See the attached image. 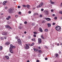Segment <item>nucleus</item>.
Instances as JSON below:
<instances>
[{"label": "nucleus", "instance_id": "c03bdc74", "mask_svg": "<svg viewBox=\"0 0 62 62\" xmlns=\"http://www.w3.org/2000/svg\"><path fill=\"white\" fill-rule=\"evenodd\" d=\"M53 25H55V23H53Z\"/></svg>", "mask_w": 62, "mask_h": 62}, {"label": "nucleus", "instance_id": "8fccbe9b", "mask_svg": "<svg viewBox=\"0 0 62 62\" xmlns=\"http://www.w3.org/2000/svg\"><path fill=\"white\" fill-rule=\"evenodd\" d=\"M57 46H59V44L58 43L57 45Z\"/></svg>", "mask_w": 62, "mask_h": 62}, {"label": "nucleus", "instance_id": "6e6d98bb", "mask_svg": "<svg viewBox=\"0 0 62 62\" xmlns=\"http://www.w3.org/2000/svg\"><path fill=\"white\" fill-rule=\"evenodd\" d=\"M52 16H55V15H54V14H53L52 15Z\"/></svg>", "mask_w": 62, "mask_h": 62}, {"label": "nucleus", "instance_id": "412c9836", "mask_svg": "<svg viewBox=\"0 0 62 62\" xmlns=\"http://www.w3.org/2000/svg\"><path fill=\"white\" fill-rule=\"evenodd\" d=\"M31 25H32V26H34V25H35V23H32Z\"/></svg>", "mask_w": 62, "mask_h": 62}, {"label": "nucleus", "instance_id": "393cba45", "mask_svg": "<svg viewBox=\"0 0 62 62\" xmlns=\"http://www.w3.org/2000/svg\"><path fill=\"white\" fill-rule=\"evenodd\" d=\"M2 50V46H0V50Z\"/></svg>", "mask_w": 62, "mask_h": 62}, {"label": "nucleus", "instance_id": "cd10ccee", "mask_svg": "<svg viewBox=\"0 0 62 62\" xmlns=\"http://www.w3.org/2000/svg\"><path fill=\"white\" fill-rule=\"evenodd\" d=\"M42 23H45V21L43 20V21L42 22Z\"/></svg>", "mask_w": 62, "mask_h": 62}, {"label": "nucleus", "instance_id": "c85d7f7f", "mask_svg": "<svg viewBox=\"0 0 62 62\" xmlns=\"http://www.w3.org/2000/svg\"><path fill=\"white\" fill-rule=\"evenodd\" d=\"M22 6L23 7H26V6L24 5H23Z\"/></svg>", "mask_w": 62, "mask_h": 62}, {"label": "nucleus", "instance_id": "864d4df0", "mask_svg": "<svg viewBox=\"0 0 62 62\" xmlns=\"http://www.w3.org/2000/svg\"><path fill=\"white\" fill-rule=\"evenodd\" d=\"M30 38H31V37H30V36L28 38V39H30Z\"/></svg>", "mask_w": 62, "mask_h": 62}, {"label": "nucleus", "instance_id": "f8f14e48", "mask_svg": "<svg viewBox=\"0 0 62 62\" xmlns=\"http://www.w3.org/2000/svg\"><path fill=\"white\" fill-rule=\"evenodd\" d=\"M47 24L48 25V27H50L51 26V24L50 23H47Z\"/></svg>", "mask_w": 62, "mask_h": 62}, {"label": "nucleus", "instance_id": "ea45409f", "mask_svg": "<svg viewBox=\"0 0 62 62\" xmlns=\"http://www.w3.org/2000/svg\"><path fill=\"white\" fill-rule=\"evenodd\" d=\"M9 19L8 18V17H7L6 18V20H9Z\"/></svg>", "mask_w": 62, "mask_h": 62}, {"label": "nucleus", "instance_id": "c9c22d12", "mask_svg": "<svg viewBox=\"0 0 62 62\" xmlns=\"http://www.w3.org/2000/svg\"><path fill=\"white\" fill-rule=\"evenodd\" d=\"M41 11H43V10H44V9L43 8H42L41 9Z\"/></svg>", "mask_w": 62, "mask_h": 62}, {"label": "nucleus", "instance_id": "58836bf2", "mask_svg": "<svg viewBox=\"0 0 62 62\" xmlns=\"http://www.w3.org/2000/svg\"><path fill=\"white\" fill-rule=\"evenodd\" d=\"M0 39H1L2 40H3V39H3V38H2V37H1V38H0Z\"/></svg>", "mask_w": 62, "mask_h": 62}, {"label": "nucleus", "instance_id": "4468645a", "mask_svg": "<svg viewBox=\"0 0 62 62\" xmlns=\"http://www.w3.org/2000/svg\"><path fill=\"white\" fill-rule=\"evenodd\" d=\"M10 43L9 42H7L5 43L6 45H9Z\"/></svg>", "mask_w": 62, "mask_h": 62}, {"label": "nucleus", "instance_id": "603ef678", "mask_svg": "<svg viewBox=\"0 0 62 62\" xmlns=\"http://www.w3.org/2000/svg\"><path fill=\"white\" fill-rule=\"evenodd\" d=\"M45 59L46 60H47V58H46Z\"/></svg>", "mask_w": 62, "mask_h": 62}, {"label": "nucleus", "instance_id": "bf43d9fd", "mask_svg": "<svg viewBox=\"0 0 62 62\" xmlns=\"http://www.w3.org/2000/svg\"><path fill=\"white\" fill-rule=\"evenodd\" d=\"M35 13L36 14V15H39V14H38V13Z\"/></svg>", "mask_w": 62, "mask_h": 62}, {"label": "nucleus", "instance_id": "6e6552de", "mask_svg": "<svg viewBox=\"0 0 62 62\" xmlns=\"http://www.w3.org/2000/svg\"><path fill=\"white\" fill-rule=\"evenodd\" d=\"M26 46H25V47L26 48V49H28L29 48V46H28V45L27 44H26Z\"/></svg>", "mask_w": 62, "mask_h": 62}, {"label": "nucleus", "instance_id": "f3484780", "mask_svg": "<svg viewBox=\"0 0 62 62\" xmlns=\"http://www.w3.org/2000/svg\"><path fill=\"white\" fill-rule=\"evenodd\" d=\"M31 40H32V41H33L36 42V40H35V38H34L33 39H32Z\"/></svg>", "mask_w": 62, "mask_h": 62}, {"label": "nucleus", "instance_id": "09e8293b", "mask_svg": "<svg viewBox=\"0 0 62 62\" xmlns=\"http://www.w3.org/2000/svg\"><path fill=\"white\" fill-rule=\"evenodd\" d=\"M38 48L39 49H41V47L40 46H39Z\"/></svg>", "mask_w": 62, "mask_h": 62}, {"label": "nucleus", "instance_id": "0e129e2a", "mask_svg": "<svg viewBox=\"0 0 62 62\" xmlns=\"http://www.w3.org/2000/svg\"><path fill=\"white\" fill-rule=\"evenodd\" d=\"M26 31H24V34H26Z\"/></svg>", "mask_w": 62, "mask_h": 62}, {"label": "nucleus", "instance_id": "774afa93", "mask_svg": "<svg viewBox=\"0 0 62 62\" xmlns=\"http://www.w3.org/2000/svg\"><path fill=\"white\" fill-rule=\"evenodd\" d=\"M30 61L29 60H28L27 61V62H29Z\"/></svg>", "mask_w": 62, "mask_h": 62}, {"label": "nucleus", "instance_id": "a18cd8bd", "mask_svg": "<svg viewBox=\"0 0 62 62\" xmlns=\"http://www.w3.org/2000/svg\"><path fill=\"white\" fill-rule=\"evenodd\" d=\"M51 12H53V11H54V10H53V9H52L51 10Z\"/></svg>", "mask_w": 62, "mask_h": 62}, {"label": "nucleus", "instance_id": "bb28decb", "mask_svg": "<svg viewBox=\"0 0 62 62\" xmlns=\"http://www.w3.org/2000/svg\"><path fill=\"white\" fill-rule=\"evenodd\" d=\"M30 7V6H29V5H27V8H29Z\"/></svg>", "mask_w": 62, "mask_h": 62}, {"label": "nucleus", "instance_id": "3c124183", "mask_svg": "<svg viewBox=\"0 0 62 62\" xmlns=\"http://www.w3.org/2000/svg\"><path fill=\"white\" fill-rule=\"evenodd\" d=\"M5 8L6 9H8V7H5Z\"/></svg>", "mask_w": 62, "mask_h": 62}, {"label": "nucleus", "instance_id": "dca6fc26", "mask_svg": "<svg viewBox=\"0 0 62 62\" xmlns=\"http://www.w3.org/2000/svg\"><path fill=\"white\" fill-rule=\"evenodd\" d=\"M39 30L40 32H43V31L42 30V29L41 28H40Z\"/></svg>", "mask_w": 62, "mask_h": 62}, {"label": "nucleus", "instance_id": "473e14b6", "mask_svg": "<svg viewBox=\"0 0 62 62\" xmlns=\"http://www.w3.org/2000/svg\"><path fill=\"white\" fill-rule=\"evenodd\" d=\"M39 53H41V50H39L38 51Z\"/></svg>", "mask_w": 62, "mask_h": 62}, {"label": "nucleus", "instance_id": "0eeeda50", "mask_svg": "<svg viewBox=\"0 0 62 62\" xmlns=\"http://www.w3.org/2000/svg\"><path fill=\"white\" fill-rule=\"evenodd\" d=\"M45 19H46V20L47 21H51V19L49 18H45Z\"/></svg>", "mask_w": 62, "mask_h": 62}, {"label": "nucleus", "instance_id": "7c9ffc66", "mask_svg": "<svg viewBox=\"0 0 62 62\" xmlns=\"http://www.w3.org/2000/svg\"><path fill=\"white\" fill-rule=\"evenodd\" d=\"M8 18H9V19H10V18H11V16H8Z\"/></svg>", "mask_w": 62, "mask_h": 62}, {"label": "nucleus", "instance_id": "1a4fd4ad", "mask_svg": "<svg viewBox=\"0 0 62 62\" xmlns=\"http://www.w3.org/2000/svg\"><path fill=\"white\" fill-rule=\"evenodd\" d=\"M7 33L6 32H3L2 33V34L3 35H5V36H7Z\"/></svg>", "mask_w": 62, "mask_h": 62}, {"label": "nucleus", "instance_id": "5fc2aeb1", "mask_svg": "<svg viewBox=\"0 0 62 62\" xmlns=\"http://www.w3.org/2000/svg\"><path fill=\"white\" fill-rule=\"evenodd\" d=\"M8 55L9 56H11V54H9Z\"/></svg>", "mask_w": 62, "mask_h": 62}, {"label": "nucleus", "instance_id": "9b49d317", "mask_svg": "<svg viewBox=\"0 0 62 62\" xmlns=\"http://www.w3.org/2000/svg\"><path fill=\"white\" fill-rule=\"evenodd\" d=\"M7 2H8V1H4L3 2V5H4V6H5V5H6V3H7Z\"/></svg>", "mask_w": 62, "mask_h": 62}, {"label": "nucleus", "instance_id": "680f3d73", "mask_svg": "<svg viewBox=\"0 0 62 62\" xmlns=\"http://www.w3.org/2000/svg\"><path fill=\"white\" fill-rule=\"evenodd\" d=\"M3 14H4L3 13H1V15H3Z\"/></svg>", "mask_w": 62, "mask_h": 62}, {"label": "nucleus", "instance_id": "e433bc0d", "mask_svg": "<svg viewBox=\"0 0 62 62\" xmlns=\"http://www.w3.org/2000/svg\"><path fill=\"white\" fill-rule=\"evenodd\" d=\"M20 8L21 7H20V6H18V8Z\"/></svg>", "mask_w": 62, "mask_h": 62}, {"label": "nucleus", "instance_id": "aec40b11", "mask_svg": "<svg viewBox=\"0 0 62 62\" xmlns=\"http://www.w3.org/2000/svg\"><path fill=\"white\" fill-rule=\"evenodd\" d=\"M34 45V43H33L31 45H30V46H32Z\"/></svg>", "mask_w": 62, "mask_h": 62}, {"label": "nucleus", "instance_id": "37998d69", "mask_svg": "<svg viewBox=\"0 0 62 62\" xmlns=\"http://www.w3.org/2000/svg\"><path fill=\"white\" fill-rule=\"evenodd\" d=\"M33 36L34 37H36V35L35 34H34L33 35Z\"/></svg>", "mask_w": 62, "mask_h": 62}, {"label": "nucleus", "instance_id": "f03ea898", "mask_svg": "<svg viewBox=\"0 0 62 62\" xmlns=\"http://www.w3.org/2000/svg\"><path fill=\"white\" fill-rule=\"evenodd\" d=\"M13 11V9H12V8H10L8 9V12L9 13H10L11 14L12 13Z\"/></svg>", "mask_w": 62, "mask_h": 62}, {"label": "nucleus", "instance_id": "72a5a7b5", "mask_svg": "<svg viewBox=\"0 0 62 62\" xmlns=\"http://www.w3.org/2000/svg\"><path fill=\"white\" fill-rule=\"evenodd\" d=\"M59 13H61V14L62 15V11H60Z\"/></svg>", "mask_w": 62, "mask_h": 62}, {"label": "nucleus", "instance_id": "49530a36", "mask_svg": "<svg viewBox=\"0 0 62 62\" xmlns=\"http://www.w3.org/2000/svg\"><path fill=\"white\" fill-rule=\"evenodd\" d=\"M18 16L17 15H16L15 16V17H16V18H17V17H18Z\"/></svg>", "mask_w": 62, "mask_h": 62}, {"label": "nucleus", "instance_id": "4c0bfd02", "mask_svg": "<svg viewBox=\"0 0 62 62\" xmlns=\"http://www.w3.org/2000/svg\"><path fill=\"white\" fill-rule=\"evenodd\" d=\"M18 14H21V12H19Z\"/></svg>", "mask_w": 62, "mask_h": 62}, {"label": "nucleus", "instance_id": "69168bd1", "mask_svg": "<svg viewBox=\"0 0 62 62\" xmlns=\"http://www.w3.org/2000/svg\"><path fill=\"white\" fill-rule=\"evenodd\" d=\"M60 45H62V43H61L60 44Z\"/></svg>", "mask_w": 62, "mask_h": 62}, {"label": "nucleus", "instance_id": "b1692460", "mask_svg": "<svg viewBox=\"0 0 62 62\" xmlns=\"http://www.w3.org/2000/svg\"><path fill=\"white\" fill-rule=\"evenodd\" d=\"M19 29H22V27L20 26H19Z\"/></svg>", "mask_w": 62, "mask_h": 62}, {"label": "nucleus", "instance_id": "052dcab7", "mask_svg": "<svg viewBox=\"0 0 62 62\" xmlns=\"http://www.w3.org/2000/svg\"><path fill=\"white\" fill-rule=\"evenodd\" d=\"M16 39H18V37L17 36H16Z\"/></svg>", "mask_w": 62, "mask_h": 62}, {"label": "nucleus", "instance_id": "338daca9", "mask_svg": "<svg viewBox=\"0 0 62 62\" xmlns=\"http://www.w3.org/2000/svg\"><path fill=\"white\" fill-rule=\"evenodd\" d=\"M35 9V8H33V10L34 9Z\"/></svg>", "mask_w": 62, "mask_h": 62}, {"label": "nucleus", "instance_id": "39448f33", "mask_svg": "<svg viewBox=\"0 0 62 62\" xmlns=\"http://www.w3.org/2000/svg\"><path fill=\"white\" fill-rule=\"evenodd\" d=\"M43 5V2H42L40 3V4H39V6H37V8H40V7H41L42 6V5Z\"/></svg>", "mask_w": 62, "mask_h": 62}, {"label": "nucleus", "instance_id": "de8ad7c7", "mask_svg": "<svg viewBox=\"0 0 62 62\" xmlns=\"http://www.w3.org/2000/svg\"><path fill=\"white\" fill-rule=\"evenodd\" d=\"M54 19H55V20H56L57 19V17H54Z\"/></svg>", "mask_w": 62, "mask_h": 62}, {"label": "nucleus", "instance_id": "e2e57ef3", "mask_svg": "<svg viewBox=\"0 0 62 62\" xmlns=\"http://www.w3.org/2000/svg\"><path fill=\"white\" fill-rule=\"evenodd\" d=\"M33 15H34V16H35V15H36V13H35Z\"/></svg>", "mask_w": 62, "mask_h": 62}, {"label": "nucleus", "instance_id": "423d86ee", "mask_svg": "<svg viewBox=\"0 0 62 62\" xmlns=\"http://www.w3.org/2000/svg\"><path fill=\"white\" fill-rule=\"evenodd\" d=\"M44 13L45 14H46V15H48L49 14V11L46 10H45L44 11Z\"/></svg>", "mask_w": 62, "mask_h": 62}, {"label": "nucleus", "instance_id": "f704fd0d", "mask_svg": "<svg viewBox=\"0 0 62 62\" xmlns=\"http://www.w3.org/2000/svg\"><path fill=\"white\" fill-rule=\"evenodd\" d=\"M40 18H42V15H40Z\"/></svg>", "mask_w": 62, "mask_h": 62}, {"label": "nucleus", "instance_id": "a211bd4d", "mask_svg": "<svg viewBox=\"0 0 62 62\" xmlns=\"http://www.w3.org/2000/svg\"><path fill=\"white\" fill-rule=\"evenodd\" d=\"M55 55L56 57H58V54H55Z\"/></svg>", "mask_w": 62, "mask_h": 62}, {"label": "nucleus", "instance_id": "f257e3e1", "mask_svg": "<svg viewBox=\"0 0 62 62\" xmlns=\"http://www.w3.org/2000/svg\"><path fill=\"white\" fill-rule=\"evenodd\" d=\"M10 47L9 51L11 53L13 54V52L12 51V49L15 48L16 47L15 46H14L12 45V44H10Z\"/></svg>", "mask_w": 62, "mask_h": 62}, {"label": "nucleus", "instance_id": "7ed1b4c3", "mask_svg": "<svg viewBox=\"0 0 62 62\" xmlns=\"http://www.w3.org/2000/svg\"><path fill=\"white\" fill-rule=\"evenodd\" d=\"M18 43L19 44V45H22V41H21V40L20 39H18L17 40Z\"/></svg>", "mask_w": 62, "mask_h": 62}, {"label": "nucleus", "instance_id": "ddd939ff", "mask_svg": "<svg viewBox=\"0 0 62 62\" xmlns=\"http://www.w3.org/2000/svg\"><path fill=\"white\" fill-rule=\"evenodd\" d=\"M33 50L35 51V52H37V51H38V49H36L35 48H33Z\"/></svg>", "mask_w": 62, "mask_h": 62}, {"label": "nucleus", "instance_id": "9d476101", "mask_svg": "<svg viewBox=\"0 0 62 62\" xmlns=\"http://www.w3.org/2000/svg\"><path fill=\"white\" fill-rule=\"evenodd\" d=\"M41 40L39 38L38 39V43L40 44L41 43Z\"/></svg>", "mask_w": 62, "mask_h": 62}, {"label": "nucleus", "instance_id": "2f4dec72", "mask_svg": "<svg viewBox=\"0 0 62 62\" xmlns=\"http://www.w3.org/2000/svg\"><path fill=\"white\" fill-rule=\"evenodd\" d=\"M27 22L26 21H25L24 22V23L25 24H27Z\"/></svg>", "mask_w": 62, "mask_h": 62}, {"label": "nucleus", "instance_id": "a878e982", "mask_svg": "<svg viewBox=\"0 0 62 62\" xmlns=\"http://www.w3.org/2000/svg\"><path fill=\"white\" fill-rule=\"evenodd\" d=\"M51 4H52L53 5H54V2H51Z\"/></svg>", "mask_w": 62, "mask_h": 62}, {"label": "nucleus", "instance_id": "2eb2a0df", "mask_svg": "<svg viewBox=\"0 0 62 62\" xmlns=\"http://www.w3.org/2000/svg\"><path fill=\"white\" fill-rule=\"evenodd\" d=\"M5 57L6 58H7V59H9V57L8 56H5Z\"/></svg>", "mask_w": 62, "mask_h": 62}, {"label": "nucleus", "instance_id": "6ab92c4d", "mask_svg": "<svg viewBox=\"0 0 62 62\" xmlns=\"http://www.w3.org/2000/svg\"><path fill=\"white\" fill-rule=\"evenodd\" d=\"M7 28H9L10 29H11V28L9 26V25H8L7 26Z\"/></svg>", "mask_w": 62, "mask_h": 62}, {"label": "nucleus", "instance_id": "a19ab883", "mask_svg": "<svg viewBox=\"0 0 62 62\" xmlns=\"http://www.w3.org/2000/svg\"><path fill=\"white\" fill-rule=\"evenodd\" d=\"M45 48H46V49H48V47H47V46H45Z\"/></svg>", "mask_w": 62, "mask_h": 62}, {"label": "nucleus", "instance_id": "4d7b16f0", "mask_svg": "<svg viewBox=\"0 0 62 62\" xmlns=\"http://www.w3.org/2000/svg\"><path fill=\"white\" fill-rule=\"evenodd\" d=\"M37 62H39V60H37L36 61Z\"/></svg>", "mask_w": 62, "mask_h": 62}, {"label": "nucleus", "instance_id": "20e7f679", "mask_svg": "<svg viewBox=\"0 0 62 62\" xmlns=\"http://www.w3.org/2000/svg\"><path fill=\"white\" fill-rule=\"evenodd\" d=\"M55 29L57 31L60 30L61 29V27L60 26H57L56 27Z\"/></svg>", "mask_w": 62, "mask_h": 62}, {"label": "nucleus", "instance_id": "5701e85b", "mask_svg": "<svg viewBox=\"0 0 62 62\" xmlns=\"http://www.w3.org/2000/svg\"><path fill=\"white\" fill-rule=\"evenodd\" d=\"M41 38H42V39H44V37H43V36L42 35L41 36Z\"/></svg>", "mask_w": 62, "mask_h": 62}, {"label": "nucleus", "instance_id": "13d9d810", "mask_svg": "<svg viewBox=\"0 0 62 62\" xmlns=\"http://www.w3.org/2000/svg\"><path fill=\"white\" fill-rule=\"evenodd\" d=\"M4 39H7V37H5L4 38Z\"/></svg>", "mask_w": 62, "mask_h": 62}, {"label": "nucleus", "instance_id": "c756f323", "mask_svg": "<svg viewBox=\"0 0 62 62\" xmlns=\"http://www.w3.org/2000/svg\"><path fill=\"white\" fill-rule=\"evenodd\" d=\"M34 34H35L36 35L37 34V33L36 32H34L33 33Z\"/></svg>", "mask_w": 62, "mask_h": 62}, {"label": "nucleus", "instance_id": "79ce46f5", "mask_svg": "<svg viewBox=\"0 0 62 62\" xmlns=\"http://www.w3.org/2000/svg\"><path fill=\"white\" fill-rule=\"evenodd\" d=\"M28 12H29V14H30L31 13V11H29Z\"/></svg>", "mask_w": 62, "mask_h": 62}, {"label": "nucleus", "instance_id": "4be33fe9", "mask_svg": "<svg viewBox=\"0 0 62 62\" xmlns=\"http://www.w3.org/2000/svg\"><path fill=\"white\" fill-rule=\"evenodd\" d=\"M45 32H48V30L47 29H46L45 30Z\"/></svg>", "mask_w": 62, "mask_h": 62}]
</instances>
